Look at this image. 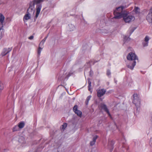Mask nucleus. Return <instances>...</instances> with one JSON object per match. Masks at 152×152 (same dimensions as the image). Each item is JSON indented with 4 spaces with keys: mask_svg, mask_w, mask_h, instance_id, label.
I'll list each match as a JSON object with an SVG mask.
<instances>
[{
    "mask_svg": "<svg viewBox=\"0 0 152 152\" xmlns=\"http://www.w3.org/2000/svg\"><path fill=\"white\" fill-rule=\"evenodd\" d=\"M123 18L125 22L126 23H130L132 20H134L135 18L134 16L128 15L127 13H120L117 14L114 17L115 19H119Z\"/></svg>",
    "mask_w": 152,
    "mask_h": 152,
    "instance_id": "nucleus-1",
    "label": "nucleus"
},
{
    "mask_svg": "<svg viewBox=\"0 0 152 152\" xmlns=\"http://www.w3.org/2000/svg\"><path fill=\"white\" fill-rule=\"evenodd\" d=\"M43 1L44 0H34L32 1H30L29 3V6L27 10L26 13L30 14L33 13L34 15L35 12V5L37 4V7L38 5H42L40 3Z\"/></svg>",
    "mask_w": 152,
    "mask_h": 152,
    "instance_id": "nucleus-2",
    "label": "nucleus"
},
{
    "mask_svg": "<svg viewBox=\"0 0 152 152\" xmlns=\"http://www.w3.org/2000/svg\"><path fill=\"white\" fill-rule=\"evenodd\" d=\"M126 58L128 60L133 61L137 60L138 61L137 56L135 54L132 52L129 53L127 55Z\"/></svg>",
    "mask_w": 152,
    "mask_h": 152,
    "instance_id": "nucleus-3",
    "label": "nucleus"
},
{
    "mask_svg": "<svg viewBox=\"0 0 152 152\" xmlns=\"http://www.w3.org/2000/svg\"><path fill=\"white\" fill-rule=\"evenodd\" d=\"M4 19V17L3 15L0 13V39H1L4 35V32L3 33L1 29L3 27V23Z\"/></svg>",
    "mask_w": 152,
    "mask_h": 152,
    "instance_id": "nucleus-4",
    "label": "nucleus"
},
{
    "mask_svg": "<svg viewBox=\"0 0 152 152\" xmlns=\"http://www.w3.org/2000/svg\"><path fill=\"white\" fill-rule=\"evenodd\" d=\"M132 96L133 98V100L132 101L133 103L135 104V105L140 104V100L138 96V94H134Z\"/></svg>",
    "mask_w": 152,
    "mask_h": 152,
    "instance_id": "nucleus-5",
    "label": "nucleus"
},
{
    "mask_svg": "<svg viewBox=\"0 0 152 152\" xmlns=\"http://www.w3.org/2000/svg\"><path fill=\"white\" fill-rule=\"evenodd\" d=\"M125 8L123 6H121L117 8L115 10L114 12V14L115 15V16L117 14L120 13H124V12L123 11V9Z\"/></svg>",
    "mask_w": 152,
    "mask_h": 152,
    "instance_id": "nucleus-6",
    "label": "nucleus"
},
{
    "mask_svg": "<svg viewBox=\"0 0 152 152\" xmlns=\"http://www.w3.org/2000/svg\"><path fill=\"white\" fill-rule=\"evenodd\" d=\"M42 8V5H38L36 7V15L34 19V21L35 22L40 13Z\"/></svg>",
    "mask_w": 152,
    "mask_h": 152,
    "instance_id": "nucleus-7",
    "label": "nucleus"
},
{
    "mask_svg": "<svg viewBox=\"0 0 152 152\" xmlns=\"http://www.w3.org/2000/svg\"><path fill=\"white\" fill-rule=\"evenodd\" d=\"M115 143L114 141L109 140L108 143V148L110 150V152H112L113 149V145Z\"/></svg>",
    "mask_w": 152,
    "mask_h": 152,
    "instance_id": "nucleus-8",
    "label": "nucleus"
},
{
    "mask_svg": "<svg viewBox=\"0 0 152 152\" xmlns=\"http://www.w3.org/2000/svg\"><path fill=\"white\" fill-rule=\"evenodd\" d=\"M146 19L149 23H152V7L150 9L146 16Z\"/></svg>",
    "mask_w": 152,
    "mask_h": 152,
    "instance_id": "nucleus-9",
    "label": "nucleus"
},
{
    "mask_svg": "<svg viewBox=\"0 0 152 152\" xmlns=\"http://www.w3.org/2000/svg\"><path fill=\"white\" fill-rule=\"evenodd\" d=\"M136 61L134 60L130 61L129 64H126L127 67L130 69L132 70L136 64Z\"/></svg>",
    "mask_w": 152,
    "mask_h": 152,
    "instance_id": "nucleus-10",
    "label": "nucleus"
},
{
    "mask_svg": "<svg viewBox=\"0 0 152 152\" xmlns=\"http://www.w3.org/2000/svg\"><path fill=\"white\" fill-rule=\"evenodd\" d=\"M106 92V90L104 88L99 89L97 92V96L99 97H102L104 94Z\"/></svg>",
    "mask_w": 152,
    "mask_h": 152,
    "instance_id": "nucleus-11",
    "label": "nucleus"
},
{
    "mask_svg": "<svg viewBox=\"0 0 152 152\" xmlns=\"http://www.w3.org/2000/svg\"><path fill=\"white\" fill-rule=\"evenodd\" d=\"M149 40V37L146 36L144 39V40L142 42V45L144 47L148 46V41Z\"/></svg>",
    "mask_w": 152,
    "mask_h": 152,
    "instance_id": "nucleus-12",
    "label": "nucleus"
},
{
    "mask_svg": "<svg viewBox=\"0 0 152 152\" xmlns=\"http://www.w3.org/2000/svg\"><path fill=\"white\" fill-rule=\"evenodd\" d=\"M12 48H4L1 53V55L3 56H5L12 50Z\"/></svg>",
    "mask_w": 152,
    "mask_h": 152,
    "instance_id": "nucleus-13",
    "label": "nucleus"
},
{
    "mask_svg": "<svg viewBox=\"0 0 152 152\" xmlns=\"http://www.w3.org/2000/svg\"><path fill=\"white\" fill-rule=\"evenodd\" d=\"M100 106L102 109L105 112H106L109 110L106 105L105 104L101 103L100 104Z\"/></svg>",
    "mask_w": 152,
    "mask_h": 152,
    "instance_id": "nucleus-14",
    "label": "nucleus"
},
{
    "mask_svg": "<svg viewBox=\"0 0 152 152\" xmlns=\"http://www.w3.org/2000/svg\"><path fill=\"white\" fill-rule=\"evenodd\" d=\"M98 137V136L97 135H96L93 137L92 141H91L90 142V145L92 146L94 145L96 140Z\"/></svg>",
    "mask_w": 152,
    "mask_h": 152,
    "instance_id": "nucleus-15",
    "label": "nucleus"
},
{
    "mask_svg": "<svg viewBox=\"0 0 152 152\" xmlns=\"http://www.w3.org/2000/svg\"><path fill=\"white\" fill-rule=\"evenodd\" d=\"M88 80V90L90 92H92V87L91 83L90 81V78H88L87 79Z\"/></svg>",
    "mask_w": 152,
    "mask_h": 152,
    "instance_id": "nucleus-16",
    "label": "nucleus"
},
{
    "mask_svg": "<svg viewBox=\"0 0 152 152\" xmlns=\"http://www.w3.org/2000/svg\"><path fill=\"white\" fill-rule=\"evenodd\" d=\"M31 14L28 13H26V14L24 15L23 18V20H27L30 19L31 18Z\"/></svg>",
    "mask_w": 152,
    "mask_h": 152,
    "instance_id": "nucleus-17",
    "label": "nucleus"
},
{
    "mask_svg": "<svg viewBox=\"0 0 152 152\" xmlns=\"http://www.w3.org/2000/svg\"><path fill=\"white\" fill-rule=\"evenodd\" d=\"M25 126V123L23 121H20L18 124V126L20 129L23 128Z\"/></svg>",
    "mask_w": 152,
    "mask_h": 152,
    "instance_id": "nucleus-18",
    "label": "nucleus"
},
{
    "mask_svg": "<svg viewBox=\"0 0 152 152\" xmlns=\"http://www.w3.org/2000/svg\"><path fill=\"white\" fill-rule=\"evenodd\" d=\"M69 30L70 31H73L75 28V26H74L72 24H69Z\"/></svg>",
    "mask_w": 152,
    "mask_h": 152,
    "instance_id": "nucleus-19",
    "label": "nucleus"
},
{
    "mask_svg": "<svg viewBox=\"0 0 152 152\" xmlns=\"http://www.w3.org/2000/svg\"><path fill=\"white\" fill-rule=\"evenodd\" d=\"M24 138L23 137H20L18 140V141L20 143L23 144L25 142Z\"/></svg>",
    "mask_w": 152,
    "mask_h": 152,
    "instance_id": "nucleus-20",
    "label": "nucleus"
},
{
    "mask_svg": "<svg viewBox=\"0 0 152 152\" xmlns=\"http://www.w3.org/2000/svg\"><path fill=\"white\" fill-rule=\"evenodd\" d=\"M75 113L80 117H81L82 116V112L80 110H78Z\"/></svg>",
    "mask_w": 152,
    "mask_h": 152,
    "instance_id": "nucleus-21",
    "label": "nucleus"
},
{
    "mask_svg": "<svg viewBox=\"0 0 152 152\" xmlns=\"http://www.w3.org/2000/svg\"><path fill=\"white\" fill-rule=\"evenodd\" d=\"M134 10V12L136 14H137L140 13V9L138 7H135Z\"/></svg>",
    "mask_w": 152,
    "mask_h": 152,
    "instance_id": "nucleus-22",
    "label": "nucleus"
},
{
    "mask_svg": "<svg viewBox=\"0 0 152 152\" xmlns=\"http://www.w3.org/2000/svg\"><path fill=\"white\" fill-rule=\"evenodd\" d=\"M48 36H47V37H45L41 41V42L39 44V46H40L41 45H43L45 42L47 37H48Z\"/></svg>",
    "mask_w": 152,
    "mask_h": 152,
    "instance_id": "nucleus-23",
    "label": "nucleus"
},
{
    "mask_svg": "<svg viewBox=\"0 0 152 152\" xmlns=\"http://www.w3.org/2000/svg\"><path fill=\"white\" fill-rule=\"evenodd\" d=\"M19 128L18 126H15L13 128L12 130L13 132H15L18 130Z\"/></svg>",
    "mask_w": 152,
    "mask_h": 152,
    "instance_id": "nucleus-24",
    "label": "nucleus"
},
{
    "mask_svg": "<svg viewBox=\"0 0 152 152\" xmlns=\"http://www.w3.org/2000/svg\"><path fill=\"white\" fill-rule=\"evenodd\" d=\"M77 109L78 106L77 105H75L73 107V110L74 112H76V111L78 110Z\"/></svg>",
    "mask_w": 152,
    "mask_h": 152,
    "instance_id": "nucleus-25",
    "label": "nucleus"
},
{
    "mask_svg": "<svg viewBox=\"0 0 152 152\" xmlns=\"http://www.w3.org/2000/svg\"><path fill=\"white\" fill-rule=\"evenodd\" d=\"M111 74V73L110 70L107 69V71L106 75H107L109 77H111L110 75Z\"/></svg>",
    "mask_w": 152,
    "mask_h": 152,
    "instance_id": "nucleus-26",
    "label": "nucleus"
},
{
    "mask_svg": "<svg viewBox=\"0 0 152 152\" xmlns=\"http://www.w3.org/2000/svg\"><path fill=\"white\" fill-rule=\"evenodd\" d=\"M91 96H89L87 97L86 99V105H87L88 104V101L90 100V99L91 98Z\"/></svg>",
    "mask_w": 152,
    "mask_h": 152,
    "instance_id": "nucleus-27",
    "label": "nucleus"
},
{
    "mask_svg": "<svg viewBox=\"0 0 152 152\" xmlns=\"http://www.w3.org/2000/svg\"><path fill=\"white\" fill-rule=\"evenodd\" d=\"M42 49V48L40 47V46H39L38 50V52H37L39 56L40 55V53H41V52Z\"/></svg>",
    "mask_w": 152,
    "mask_h": 152,
    "instance_id": "nucleus-28",
    "label": "nucleus"
},
{
    "mask_svg": "<svg viewBox=\"0 0 152 152\" xmlns=\"http://www.w3.org/2000/svg\"><path fill=\"white\" fill-rule=\"evenodd\" d=\"M67 126V123H65L62 125V128L63 129H64Z\"/></svg>",
    "mask_w": 152,
    "mask_h": 152,
    "instance_id": "nucleus-29",
    "label": "nucleus"
},
{
    "mask_svg": "<svg viewBox=\"0 0 152 152\" xmlns=\"http://www.w3.org/2000/svg\"><path fill=\"white\" fill-rule=\"evenodd\" d=\"M93 72L91 70L89 72V75L90 76L92 77L93 76Z\"/></svg>",
    "mask_w": 152,
    "mask_h": 152,
    "instance_id": "nucleus-30",
    "label": "nucleus"
},
{
    "mask_svg": "<svg viewBox=\"0 0 152 152\" xmlns=\"http://www.w3.org/2000/svg\"><path fill=\"white\" fill-rule=\"evenodd\" d=\"M3 85L0 81V90H2L3 88Z\"/></svg>",
    "mask_w": 152,
    "mask_h": 152,
    "instance_id": "nucleus-31",
    "label": "nucleus"
},
{
    "mask_svg": "<svg viewBox=\"0 0 152 152\" xmlns=\"http://www.w3.org/2000/svg\"><path fill=\"white\" fill-rule=\"evenodd\" d=\"M73 74V73L72 72H69L68 74L67 75L66 77L68 78L70 76H71Z\"/></svg>",
    "mask_w": 152,
    "mask_h": 152,
    "instance_id": "nucleus-32",
    "label": "nucleus"
},
{
    "mask_svg": "<svg viewBox=\"0 0 152 152\" xmlns=\"http://www.w3.org/2000/svg\"><path fill=\"white\" fill-rule=\"evenodd\" d=\"M106 113H107V114H108V115L110 117L112 118V117L111 116V115L110 114V112L109 111V110L108 111H107L106 112Z\"/></svg>",
    "mask_w": 152,
    "mask_h": 152,
    "instance_id": "nucleus-33",
    "label": "nucleus"
},
{
    "mask_svg": "<svg viewBox=\"0 0 152 152\" xmlns=\"http://www.w3.org/2000/svg\"><path fill=\"white\" fill-rule=\"evenodd\" d=\"M33 38L34 36L33 35H32L28 37V39L30 40L32 39Z\"/></svg>",
    "mask_w": 152,
    "mask_h": 152,
    "instance_id": "nucleus-34",
    "label": "nucleus"
},
{
    "mask_svg": "<svg viewBox=\"0 0 152 152\" xmlns=\"http://www.w3.org/2000/svg\"><path fill=\"white\" fill-rule=\"evenodd\" d=\"M129 39V37H127L126 36H125L124 37V39L126 40H127L128 39Z\"/></svg>",
    "mask_w": 152,
    "mask_h": 152,
    "instance_id": "nucleus-35",
    "label": "nucleus"
},
{
    "mask_svg": "<svg viewBox=\"0 0 152 152\" xmlns=\"http://www.w3.org/2000/svg\"><path fill=\"white\" fill-rule=\"evenodd\" d=\"M135 29V28L134 29H132L131 30L130 34H132V33L134 31Z\"/></svg>",
    "mask_w": 152,
    "mask_h": 152,
    "instance_id": "nucleus-36",
    "label": "nucleus"
},
{
    "mask_svg": "<svg viewBox=\"0 0 152 152\" xmlns=\"http://www.w3.org/2000/svg\"><path fill=\"white\" fill-rule=\"evenodd\" d=\"M97 62V61H95V62L93 63V64H94L95 63H96V62Z\"/></svg>",
    "mask_w": 152,
    "mask_h": 152,
    "instance_id": "nucleus-37",
    "label": "nucleus"
},
{
    "mask_svg": "<svg viewBox=\"0 0 152 152\" xmlns=\"http://www.w3.org/2000/svg\"><path fill=\"white\" fill-rule=\"evenodd\" d=\"M115 124L116 126L117 127V126L116 125V124L115 123Z\"/></svg>",
    "mask_w": 152,
    "mask_h": 152,
    "instance_id": "nucleus-38",
    "label": "nucleus"
},
{
    "mask_svg": "<svg viewBox=\"0 0 152 152\" xmlns=\"http://www.w3.org/2000/svg\"><path fill=\"white\" fill-rule=\"evenodd\" d=\"M122 143H123V144H125V143L124 142H122Z\"/></svg>",
    "mask_w": 152,
    "mask_h": 152,
    "instance_id": "nucleus-39",
    "label": "nucleus"
},
{
    "mask_svg": "<svg viewBox=\"0 0 152 152\" xmlns=\"http://www.w3.org/2000/svg\"><path fill=\"white\" fill-rule=\"evenodd\" d=\"M57 152H59V151H57Z\"/></svg>",
    "mask_w": 152,
    "mask_h": 152,
    "instance_id": "nucleus-40",
    "label": "nucleus"
},
{
    "mask_svg": "<svg viewBox=\"0 0 152 152\" xmlns=\"http://www.w3.org/2000/svg\"><path fill=\"white\" fill-rule=\"evenodd\" d=\"M151 144H152V142L151 143Z\"/></svg>",
    "mask_w": 152,
    "mask_h": 152,
    "instance_id": "nucleus-41",
    "label": "nucleus"
}]
</instances>
